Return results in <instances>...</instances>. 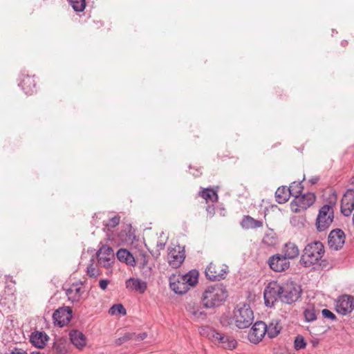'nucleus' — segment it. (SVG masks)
I'll list each match as a JSON object with an SVG mask.
<instances>
[{
	"mask_svg": "<svg viewBox=\"0 0 354 354\" xmlns=\"http://www.w3.org/2000/svg\"><path fill=\"white\" fill-rule=\"evenodd\" d=\"M253 321V311L250 305L247 304L237 305L232 312V317L223 315L221 317V324L223 326H229L234 324L240 329L248 328Z\"/></svg>",
	"mask_w": 354,
	"mask_h": 354,
	"instance_id": "f257e3e1",
	"label": "nucleus"
},
{
	"mask_svg": "<svg viewBox=\"0 0 354 354\" xmlns=\"http://www.w3.org/2000/svg\"><path fill=\"white\" fill-rule=\"evenodd\" d=\"M198 273L193 270L189 272L181 274L176 273L169 278V287L172 291L178 295L185 294L192 287L198 283Z\"/></svg>",
	"mask_w": 354,
	"mask_h": 354,
	"instance_id": "f03ea898",
	"label": "nucleus"
},
{
	"mask_svg": "<svg viewBox=\"0 0 354 354\" xmlns=\"http://www.w3.org/2000/svg\"><path fill=\"white\" fill-rule=\"evenodd\" d=\"M227 291L221 284L207 287L203 293L201 301L204 308H213L221 306L227 297Z\"/></svg>",
	"mask_w": 354,
	"mask_h": 354,
	"instance_id": "7ed1b4c3",
	"label": "nucleus"
},
{
	"mask_svg": "<svg viewBox=\"0 0 354 354\" xmlns=\"http://www.w3.org/2000/svg\"><path fill=\"white\" fill-rule=\"evenodd\" d=\"M324 253V246L322 242L319 241L311 242L304 248L299 262L306 268L320 265L319 261Z\"/></svg>",
	"mask_w": 354,
	"mask_h": 354,
	"instance_id": "20e7f679",
	"label": "nucleus"
},
{
	"mask_svg": "<svg viewBox=\"0 0 354 354\" xmlns=\"http://www.w3.org/2000/svg\"><path fill=\"white\" fill-rule=\"evenodd\" d=\"M334 219V212L332 206L323 205L319 210L315 225L318 232H324L329 228Z\"/></svg>",
	"mask_w": 354,
	"mask_h": 354,
	"instance_id": "39448f33",
	"label": "nucleus"
},
{
	"mask_svg": "<svg viewBox=\"0 0 354 354\" xmlns=\"http://www.w3.org/2000/svg\"><path fill=\"white\" fill-rule=\"evenodd\" d=\"M315 195L311 192L297 195L290 203L291 210L296 213L305 211L315 203Z\"/></svg>",
	"mask_w": 354,
	"mask_h": 354,
	"instance_id": "423d86ee",
	"label": "nucleus"
},
{
	"mask_svg": "<svg viewBox=\"0 0 354 354\" xmlns=\"http://www.w3.org/2000/svg\"><path fill=\"white\" fill-rule=\"evenodd\" d=\"M282 286L277 281H271L266 287L263 292L265 304L267 307H272L274 304L281 299Z\"/></svg>",
	"mask_w": 354,
	"mask_h": 354,
	"instance_id": "0eeeda50",
	"label": "nucleus"
},
{
	"mask_svg": "<svg viewBox=\"0 0 354 354\" xmlns=\"http://www.w3.org/2000/svg\"><path fill=\"white\" fill-rule=\"evenodd\" d=\"M283 290L281 294V300L283 303L292 304L296 301L301 294L299 286H295L292 283H286L282 286Z\"/></svg>",
	"mask_w": 354,
	"mask_h": 354,
	"instance_id": "6e6552de",
	"label": "nucleus"
},
{
	"mask_svg": "<svg viewBox=\"0 0 354 354\" xmlns=\"http://www.w3.org/2000/svg\"><path fill=\"white\" fill-rule=\"evenodd\" d=\"M228 271L226 265L210 263L205 269V275L211 281H220L225 279Z\"/></svg>",
	"mask_w": 354,
	"mask_h": 354,
	"instance_id": "1a4fd4ad",
	"label": "nucleus"
},
{
	"mask_svg": "<svg viewBox=\"0 0 354 354\" xmlns=\"http://www.w3.org/2000/svg\"><path fill=\"white\" fill-rule=\"evenodd\" d=\"M270 268L276 272H281L288 270L290 267V261L281 254H275L268 259Z\"/></svg>",
	"mask_w": 354,
	"mask_h": 354,
	"instance_id": "9d476101",
	"label": "nucleus"
},
{
	"mask_svg": "<svg viewBox=\"0 0 354 354\" xmlns=\"http://www.w3.org/2000/svg\"><path fill=\"white\" fill-rule=\"evenodd\" d=\"M72 318V310L68 306L57 309L53 314L54 324L59 327L66 325Z\"/></svg>",
	"mask_w": 354,
	"mask_h": 354,
	"instance_id": "9b49d317",
	"label": "nucleus"
},
{
	"mask_svg": "<svg viewBox=\"0 0 354 354\" xmlns=\"http://www.w3.org/2000/svg\"><path fill=\"white\" fill-rule=\"evenodd\" d=\"M267 325L261 321H258L251 328L248 333V339L253 344H258L266 334Z\"/></svg>",
	"mask_w": 354,
	"mask_h": 354,
	"instance_id": "f8f14e48",
	"label": "nucleus"
},
{
	"mask_svg": "<svg viewBox=\"0 0 354 354\" xmlns=\"http://www.w3.org/2000/svg\"><path fill=\"white\" fill-rule=\"evenodd\" d=\"M97 258L100 265L104 268L109 267L115 259L112 248L102 245L97 252Z\"/></svg>",
	"mask_w": 354,
	"mask_h": 354,
	"instance_id": "ddd939ff",
	"label": "nucleus"
},
{
	"mask_svg": "<svg viewBox=\"0 0 354 354\" xmlns=\"http://www.w3.org/2000/svg\"><path fill=\"white\" fill-rule=\"evenodd\" d=\"M185 258V250L180 246L176 245L169 249L168 262L172 268H177L180 267Z\"/></svg>",
	"mask_w": 354,
	"mask_h": 354,
	"instance_id": "4468645a",
	"label": "nucleus"
},
{
	"mask_svg": "<svg viewBox=\"0 0 354 354\" xmlns=\"http://www.w3.org/2000/svg\"><path fill=\"white\" fill-rule=\"evenodd\" d=\"M345 239V234L342 230H333L328 235V246L330 249L338 250L343 247Z\"/></svg>",
	"mask_w": 354,
	"mask_h": 354,
	"instance_id": "2eb2a0df",
	"label": "nucleus"
},
{
	"mask_svg": "<svg viewBox=\"0 0 354 354\" xmlns=\"http://www.w3.org/2000/svg\"><path fill=\"white\" fill-rule=\"evenodd\" d=\"M354 309V298L348 295L339 297L336 304V310L342 315H346Z\"/></svg>",
	"mask_w": 354,
	"mask_h": 354,
	"instance_id": "dca6fc26",
	"label": "nucleus"
},
{
	"mask_svg": "<svg viewBox=\"0 0 354 354\" xmlns=\"http://www.w3.org/2000/svg\"><path fill=\"white\" fill-rule=\"evenodd\" d=\"M354 209V190L348 189L341 201V212L348 216Z\"/></svg>",
	"mask_w": 354,
	"mask_h": 354,
	"instance_id": "f3484780",
	"label": "nucleus"
},
{
	"mask_svg": "<svg viewBox=\"0 0 354 354\" xmlns=\"http://www.w3.org/2000/svg\"><path fill=\"white\" fill-rule=\"evenodd\" d=\"M185 309L196 320H205L206 319L207 314L198 302L194 301L187 302L185 305Z\"/></svg>",
	"mask_w": 354,
	"mask_h": 354,
	"instance_id": "a211bd4d",
	"label": "nucleus"
},
{
	"mask_svg": "<svg viewBox=\"0 0 354 354\" xmlns=\"http://www.w3.org/2000/svg\"><path fill=\"white\" fill-rule=\"evenodd\" d=\"M200 333L202 335L207 337L209 339H210L213 342L220 344L222 347H223V342H225V338L227 337V336L218 333V331H216L215 329L212 328L208 326L201 327V328L200 330Z\"/></svg>",
	"mask_w": 354,
	"mask_h": 354,
	"instance_id": "6ab92c4d",
	"label": "nucleus"
},
{
	"mask_svg": "<svg viewBox=\"0 0 354 354\" xmlns=\"http://www.w3.org/2000/svg\"><path fill=\"white\" fill-rule=\"evenodd\" d=\"M126 288L131 290L142 294L147 288V283L139 278L131 277L125 282Z\"/></svg>",
	"mask_w": 354,
	"mask_h": 354,
	"instance_id": "aec40b11",
	"label": "nucleus"
},
{
	"mask_svg": "<svg viewBox=\"0 0 354 354\" xmlns=\"http://www.w3.org/2000/svg\"><path fill=\"white\" fill-rule=\"evenodd\" d=\"M70 339L72 344L78 349L82 350L86 344V337L80 331L77 330H71L69 333Z\"/></svg>",
	"mask_w": 354,
	"mask_h": 354,
	"instance_id": "412c9836",
	"label": "nucleus"
},
{
	"mask_svg": "<svg viewBox=\"0 0 354 354\" xmlns=\"http://www.w3.org/2000/svg\"><path fill=\"white\" fill-rule=\"evenodd\" d=\"M83 290H82V287L80 285L77 283H73L68 289L66 290V294L68 299L72 303L79 302Z\"/></svg>",
	"mask_w": 354,
	"mask_h": 354,
	"instance_id": "4be33fe9",
	"label": "nucleus"
},
{
	"mask_svg": "<svg viewBox=\"0 0 354 354\" xmlns=\"http://www.w3.org/2000/svg\"><path fill=\"white\" fill-rule=\"evenodd\" d=\"M48 339L46 333L41 331H35L32 333L30 337V341L35 347L44 348Z\"/></svg>",
	"mask_w": 354,
	"mask_h": 354,
	"instance_id": "5701e85b",
	"label": "nucleus"
},
{
	"mask_svg": "<svg viewBox=\"0 0 354 354\" xmlns=\"http://www.w3.org/2000/svg\"><path fill=\"white\" fill-rule=\"evenodd\" d=\"M281 254L288 261L297 258L299 254V250L294 243H287L282 249Z\"/></svg>",
	"mask_w": 354,
	"mask_h": 354,
	"instance_id": "b1692460",
	"label": "nucleus"
},
{
	"mask_svg": "<svg viewBox=\"0 0 354 354\" xmlns=\"http://www.w3.org/2000/svg\"><path fill=\"white\" fill-rule=\"evenodd\" d=\"M35 85L34 77L29 75L24 76L19 84V86L26 95H31L33 93Z\"/></svg>",
	"mask_w": 354,
	"mask_h": 354,
	"instance_id": "393cba45",
	"label": "nucleus"
},
{
	"mask_svg": "<svg viewBox=\"0 0 354 354\" xmlns=\"http://www.w3.org/2000/svg\"><path fill=\"white\" fill-rule=\"evenodd\" d=\"M243 229H255L263 226V222L260 220L254 219L250 216H244L241 223Z\"/></svg>",
	"mask_w": 354,
	"mask_h": 354,
	"instance_id": "a878e982",
	"label": "nucleus"
},
{
	"mask_svg": "<svg viewBox=\"0 0 354 354\" xmlns=\"http://www.w3.org/2000/svg\"><path fill=\"white\" fill-rule=\"evenodd\" d=\"M117 258L119 261L124 262L131 266L136 264L133 256L126 249H120L117 252Z\"/></svg>",
	"mask_w": 354,
	"mask_h": 354,
	"instance_id": "bb28decb",
	"label": "nucleus"
},
{
	"mask_svg": "<svg viewBox=\"0 0 354 354\" xmlns=\"http://www.w3.org/2000/svg\"><path fill=\"white\" fill-rule=\"evenodd\" d=\"M290 196V192L285 186L279 187L275 192L276 201L279 204H283L287 202Z\"/></svg>",
	"mask_w": 354,
	"mask_h": 354,
	"instance_id": "cd10ccee",
	"label": "nucleus"
},
{
	"mask_svg": "<svg viewBox=\"0 0 354 354\" xmlns=\"http://www.w3.org/2000/svg\"><path fill=\"white\" fill-rule=\"evenodd\" d=\"M200 196L206 201H211L214 203L218 201L217 192L210 188L203 189L200 192Z\"/></svg>",
	"mask_w": 354,
	"mask_h": 354,
	"instance_id": "c85d7f7f",
	"label": "nucleus"
},
{
	"mask_svg": "<svg viewBox=\"0 0 354 354\" xmlns=\"http://www.w3.org/2000/svg\"><path fill=\"white\" fill-rule=\"evenodd\" d=\"M281 331V327L278 322L272 321L267 325L266 334L270 338H274L279 335Z\"/></svg>",
	"mask_w": 354,
	"mask_h": 354,
	"instance_id": "c756f323",
	"label": "nucleus"
},
{
	"mask_svg": "<svg viewBox=\"0 0 354 354\" xmlns=\"http://www.w3.org/2000/svg\"><path fill=\"white\" fill-rule=\"evenodd\" d=\"M303 186L301 182H293L290 184V187L288 188L290 192V196L296 197L297 195L301 194V192L303 190Z\"/></svg>",
	"mask_w": 354,
	"mask_h": 354,
	"instance_id": "7c9ffc66",
	"label": "nucleus"
},
{
	"mask_svg": "<svg viewBox=\"0 0 354 354\" xmlns=\"http://www.w3.org/2000/svg\"><path fill=\"white\" fill-rule=\"evenodd\" d=\"M126 313V309L121 304H114L109 310V314L111 315H125Z\"/></svg>",
	"mask_w": 354,
	"mask_h": 354,
	"instance_id": "2f4dec72",
	"label": "nucleus"
},
{
	"mask_svg": "<svg viewBox=\"0 0 354 354\" xmlns=\"http://www.w3.org/2000/svg\"><path fill=\"white\" fill-rule=\"evenodd\" d=\"M53 351L56 354H66L68 348L66 344L62 341H57L53 344Z\"/></svg>",
	"mask_w": 354,
	"mask_h": 354,
	"instance_id": "473e14b6",
	"label": "nucleus"
},
{
	"mask_svg": "<svg viewBox=\"0 0 354 354\" xmlns=\"http://www.w3.org/2000/svg\"><path fill=\"white\" fill-rule=\"evenodd\" d=\"M304 315L305 320L308 322H313L317 319V314L313 307L307 308L304 312Z\"/></svg>",
	"mask_w": 354,
	"mask_h": 354,
	"instance_id": "72a5a7b5",
	"label": "nucleus"
},
{
	"mask_svg": "<svg viewBox=\"0 0 354 354\" xmlns=\"http://www.w3.org/2000/svg\"><path fill=\"white\" fill-rule=\"evenodd\" d=\"M263 243L268 246H274L277 243V238L272 232L268 233L263 238Z\"/></svg>",
	"mask_w": 354,
	"mask_h": 354,
	"instance_id": "f704fd0d",
	"label": "nucleus"
},
{
	"mask_svg": "<svg viewBox=\"0 0 354 354\" xmlns=\"http://www.w3.org/2000/svg\"><path fill=\"white\" fill-rule=\"evenodd\" d=\"M70 3L76 12L83 11L86 6L85 0H70Z\"/></svg>",
	"mask_w": 354,
	"mask_h": 354,
	"instance_id": "c9c22d12",
	"label": "nucleus"
},
{
	"mask_svg": "<svg viewBox=\"0 0 354 354\" xmlns=\"http://www.w3.org/2000/svg\"><path fill=\"white\" fill-rule=\"evenodd\" d=\"M236 340L230 336H227V337L225 338V342H223V348L225 349L233 350L236 347Z\"/></svg>",
	"mask_w": 354,
	"mask_h": 354,
	"instance_id": "e433bc0d",
	"label": "nucleus"
},
{
	"mask_svg": "<svg viewBox=\"0 0 354 354\" xmlns=\"http://www.w3.org/2000/svg\"><path fill=\"white\" fill-rule=\"evenodd\" d=\"M91 263L86 268V273L90 277H97L100 275V270L93 266V259L91 260Z\"/></svg>",
	"mask_w": 354,
	"mask_h": 354,
	"instance_id": "4c0bfd02",
	"label": "nucleus"
},
{
	"mask_svg": "<svg viewBox=\"0 0 354 354\" xmlns=\"http://www.w3.org/2000/svg\"><path fill=\"white\" fill-rule=\"evenodd\" d=\"M120 221V217L119 216H114L113 217L109 219L107 223L104 224L105 227L108 228H113L117 226Z\"/></svg>",
	"mask_w": 354,
	"mask_h": 354,
	"instance_id": "58836bf2",
	"label": "nucleus"
},
{
	"mask_svg": "<svg viewBox=\"0 0 354 354\" xmlns=\"http://www.w3.org/2000/svg\"><path fill=\"white\" fill-rule=\"evenodd\" d=\"M294 345H295V349L299 350V349L305 348L306 344L304 337L301 335H298L296 337V338L295 339Z\"/></svg>",
	"mask_w": 354,
	"mask_h": 354,
	"instance_id": "ea45409f",
	"label": "nucleus"
},
{
	"mask_svg": "<svg viewBox=\"0 0 354 354\" xmlns=\"http://www.w3.org/2000/svg\"><path fill=\"white\" fill-rule=\"evenodd\" d=\"M134 333H126L124 336L117 339L115 340V344L120 346L127 341L133 338Z\"/></svg>",
	"mask_w": 354,
	"mask_h": 354,
	"instance_id": "a19ab883",
	"label": "nucleus"
},
{
	"mask_svg": "<svg viewBox=\"0 0 354 354\" xmlns=\"http://www.w3.org/2000/svg\"><path fill=\"white\" fill-rule=\"evenodd\" d=\"M322 314L323 317L326 319H330L332 321H334L336 319L335 315L333 313H332L330 310H329L328 309H323L322 310Z\"/></svg>",
	"mask_w": 354,
	"mask_h": 354,
	"instance_id": "79ce46f5",
	"label": "nucleus"
},
{
	"mask_svg": "<svg viewBox=\"0 0 354 354\" xmlns=\"http://www.w3.org/2000/svg\"><path fill=\"white\" fill-rule=\"evenodd\" d=\"M118 238L117 240L114 237L109 238V239H111L115 241H118V242H125L127 240V233L126 231H122L120 233L118 234Z\"/></svg>",
	"mask_w": 354,
	"mask_h": 354,
	"instance_id": "37998d69",
	"label": "nucleus"
},
{
	"mask_svg": "<svg viewBox=\"0 0 354 354\" xmlns=\"http://www.w3.org/2000/svg\"><path fill=\"white\" fill-rule=\"evenodd\" d=\"M109 283V280H108V279H100L99 281V286H100V288L103 290H104L107 288Z\"/></svg>",
	"mask_w": 354,
	"mask_h": 354,
	"instance_id": "c03bdc74",
	"label": "nucleus"
},
{
	"mask_svg": "<svg viewBox=\"0 0 354 354\" xmlns=\"http://www.w3.org/2000/svg\"><path fill=\"white\" fill-rule=\"evenodd\" d=\"M147 334L146 333H142L139 334L134 333L133 338L135 337V339L138 341H141L145 339L147 337Z\"/></svg>",
	"mask_w": 354,
	"mask_h": 354,
	"instance_id": "a18cd8bd",
	"label": "nucleus"
},
{
	"mask_svg": "<svg viewBox=\"0 0 354 354\" xmlns=\"http://www.w3.org/2000/svg\"><path fill=\"white\" fill-rule=\"evenodd\" d=\"M207 211L209 213L213 214L214 212V205H208L207 207Z\"/></svg>",
	"mask_w": 354,
	"mask_h": 354,
	"instance_id": "49530a36",
	"label": "nucleus"
},
{
	"mask_svg": "<svg viewBox=\"0 0 354 354\" xmlns=\"http://www.w3.org/2000/svg\"><path fill=\"white\" fill-rule=\"evenodd\" d=\"M318 180H319V178L318 177H313L310 180V182L311 183V184H315V183H317Z\"/></svg>",
	"mask_w": 354,
	"mask_h": 354,
	"instance_id": "de8ad7c7",
	"label": "nucleus"
},
{
	"mask_svg": "<svg viewBox=\"0 0 354 354\" xmlns=\"http://www.w3.org/2000/svg\"><path fill=\"white\" fill-rule=\"evenodd\" d=\"M158 247H159L160 249H162L165 246V243H158Z\"/></svg>",
	"mask_w": 354,
	"mask_h": 354,
	"instance_id": "09e8293b",
	"label": "nucleus"
},
{
	"mask_svg": "<svg viewBox=\"0 0 354 354\" xmlns=\"http://www.w3.org/2000/svg\"><path fill=\"white\" fill-rule=\"evenodd\" d=\"M346 43H347L346 41H344L342 42V45L344 46L346 44Z\"/></svg>",
	"mask_w": 354,
	"mask_h": 354,
	"instance_id": "8fccbe9b",
	"label": "nucleus"
},
{
	"mask_svg": "<svg viewBox=\"0 0 354 354\" xmlns=\"http://www.w3.org/2000/svg\"><path fill=\"white\" fill-rule=\"evenodd\" d=\"M353 223L354 225V213H353Z\"/></svg>",
	"mask_w": 354,
	"mask_h": 354,
	"instance_id": "3c124183",
	"label": "nucleus"
},
{
	"mask_svg": "<svg viewBox=\"0 0 354 354\" xmlns=\"http://www.w3.org/2000/svg\"><path fill=\"white\" fill-rule=\"evenodd\" d=\"M32 354H39V353H32Z\"/></svg>",
	"mask_w": 354,
	"mask_h": 354,
	"instance_id": "603ef678",
	"label": "nucleus"
}]
</instances>
